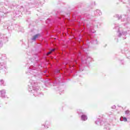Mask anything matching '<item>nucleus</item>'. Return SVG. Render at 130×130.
<instances>
[{
	"instance_id": "f257e3e1",
	"label": "nucleus",
	"mask_w": 130,
	"mask_h": 130,
	"mask_svg": "<svg viewBox=\"0 0 130 130\" xmlns=\"http://www.w3.org/2000/svg\"><path fill=\"white\" fill-rule=\"evenodd\" d=\"M38 37H40V34H38L34 36L32 38V40L35 41L37 38H38Z\"/></svg>"
},
{
	"instance_id": "f03ea898",
	"label": "nucleus",
	"mask_w": 130,
	"mask_h": 130,
	"mask_svg": "<svg viewBox=\"0 0 130 130\" xmlns=\"http://www.w3.org/2000/svg\"><path fill=\"white\" fill-rule=\"evenodd\" d=\"M87 116L85 115H83L82 116H81V119L82 120H87Z\"/></svg>"
},
{
	"instance_id": "7ed1b4c3",
	"label": "nucleus",
	"mask_w": 130,
	"mask_h": 130,
	"mask_svg": "<svg viewBox=\"0 0 130 130\" xmlns=\"http://www.w3.org/2000/svg\"><path fill=\"white\" fill-rule=\"evenodd\" d=\"M119 34H120V36H121V35H125V32H123V31H120L118 32Z\"/></svg>"
},
{
	"instance_id": "20e7f679",
	"label": "nucleus",
	"mask_w": 130,
	"mask_h": 130,
	"mask_svg": "<svg viewBox=\"0 0 130 130\" xmlns=\"http://www.w3.org/2000/svg\"><path fill=\"white\" fill-rule=\"evenodd\" d=\"M52 51H54V49H52L51 51L48 52L47 55H48V54H50Z\"/></svg>"
},
{
	"instance_id": "39448f33",
	"label": "nucleus",
	"mask_w": 130,
	"mask_h": 130,
	"mask_svg": "<svg viewBox=\"0 0 130 130\" xmlns=\"http://www.w3.org/2000/svg\"><path fill=\"white\" fill-rule=\"evenodd\" d=\"M123 120L124 121H127V119H126V118H125V117H124V118H123Z\"/></svg>"
},
{
	"instance_id": "423d86ee",
	"label": "nucleus",
	"mask_w": 130,
	"mask_h": 130,
	"mask_svg": "<svg viewBox=\"0 0 130 130\" xmlns=\"http://www.w3.org/2000/svg\"><path fill=\"white\" fill-rule=\"evenodd\" d=\"M6 91L5 90H2L1 91V93L4 95V94H5Z\"/></svg>"
},
{
	"instance_id": "0eeeda50",
	"label": "nucleus",
	"mask_w": 130,
	"mask_h": 130,
	"mask_svg": "<svg viewBox=\"0 0 130 130\" xmlns=\"http://www.w3.org/2000/svg\"><path fill=\"white\" fill-rule=\"evenodd\" d=\"M129 113V111H125V114H128Z\"/></svg>"
},
{
	"instance_id": "6e6552de",
	"label": "nucleus",
	"mask_w": 130,
	"mask_h": 130,
	"mask_svg": "<svg viewBox=\"0 0 130 130\" xmlns=\"http://www.w3.org/2000/svg\"><path fill=\"white\" fill-rule=\"evenodd\" d=\"M0 83H1V84H4V80L0 81Z\"/></svg>"
},
{
	"instance_id": "1a4fd4ad",
	"label": "nucleus",
	"mask_w": 130,
	"mask_h": 130,
	"mask_svg": "<svg viewBox=\"0 0 130 130\" xmlns=\"http://www.w3.org/2000/svg\"><path fill=\"white\" fill-rule=\"evenodd\" d=\"M115 108V106H113V108Z\"/></svg>"
},
{
	"instance_id": "9d476101",
	"label": "nucleus",
	"mask_w": 130,
	"mask_h": 130,
	"mask_svg": "<svg viewBox=\"0 0 130 130\" xmlns=\"http://www.w3.org/2000/svg\"><path fill=\"white\" fill-rule=\"evenodd\" d=\"M95 123H96V124H97V122H95Z\"/></svg>"
}]
</instances>
